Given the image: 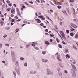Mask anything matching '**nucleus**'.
<instances>
[{
  "instance_id": "f257e3e1",
  "label": "nucleus",
  "mask_w": 78,
  "mask_h": 78,
  "mask_svg": "<svg viewBox=\"0 0 78 78\" xmlns=\"http://www.w3.org/2000/svg\"><path fill=\"white\" fill-rule=\"evenodd\" d=\"M47 73L48 74V75H53V73L50 71V70H49V69H47Z\"/></svg>"
},
{
  "instance_id": "f03ea898",
  "label": "nucleus",
  "mask_w": 78,
  "mask_h": 78,
  "mask_svg": "<svg viewBox=\"0 0 78 78\" xmlns=\"http://www.w3.org/2000/svg\"><path fill=\"white\" fill-rule=\"evenodd\" d=\"M56 55H57V59L59 61H61V59L60 58V55L58 54V53L56 54Z\"/></svg>"
},
{
  "instance_id": "7ed1b4c3",
  "label": "nucleus",
  "mask_w": 78,
  "mask_h": 78,
  "mask_svg": "<svg viewBox=\"0 0 78 78\" xmlns=\"http://www.w3.org/2000/svg\"><path fill=\"white\" fill-rule=\"evenodd\" d=\"M71 26L72 27H73V28H78V26H77L73 23H71Z\"/></svg>"
},
{
  "instance_id": "20e7f679",
  "label": "nucleus",
  "mask_w": 78,
  "mask_h": 78,
  "mask_svg": "<svg viewBox=\"0 0 78 78\" xmlns=\"http://www.w3.org/2000/svg\"><path fill=\"white\" fill-rule=\"evenodd\" d=\"M38 17L40 18V19H41L42 20H44L45 19V17H43V16H39Z\"/></svg>"
},
{
  "instance_id": "39448f33",
  "label": "nucleus",
  "mask_w": 78,
  "mask_h": 78,
  "mask_svg": "<svg viewBox=\"0 0 78 78\" xmlns=\"http://www.w3.org/2000/svg\"><path fill=\"white\" fill-rule=\"evenodd\" d=\"M71 66L73 69V70H76V68L75 67V66H74V65L72 64L71 65Z\"/></svg>"
},
{
  "instance_id": "423d86ee",
  "label": "nucleus",
  "mask_w": 78,
  "mask_h": 78,
  "mask_svg": "<svg viewBox=\"0 0 78 78\" xmlns=\"http://www.w3.org/2000/svg\"><path fill=\"white\" fill-rule=\"evenodd\" d=\"M59 33L61 35V36H64V35H65V34H64V32L62 31H60L59 32Z\"/></svg>"
},
{
  "instance_id": "0eeeda50",
  "label": "nucleus",
  "mask_w": 78,
  "mask_h": 78,
  "mask_svg": "<svg viewBox=\"0 0 78 78\" xmlns=\"http://www.w3.org/2000/svg\"><path fill=\"white\" fill-rule=\"evenodd\" d=\"M11 12L12 14H13V13H15V9L13 8L11 10Z\"/></svg>"
},
{
  "instance_id": "6e6552de",
  "label": "nucleus",
  "mask_w": 78,
  "mask_h": 78,
  "mask_svg": "<svg viewBox=\"0 0 78 78\" xmlns=\"http://www.w3.org/2000/svg\"><path fill=\"white\" fill-rule=\"evenodd\" d=\"M15 66H16V67L19 66V62L18 61H16Z\"/></svg>"
},
{
  "instance_id": "1a4fd4ad",
  "label": "nucleus",
  "mask_w": 78,
  "mask_h": 78,
  "mask_svg": "<svg viewBox=\"0 0 78 78\" xmlns=\"http://www.w3.org/2000/svg\"><path fill=\"white\" fill-rule=\"evenodd\" d=\"M35 20L36 21H37V22L38 23H41V20H39V19H36Z\"/></svg>"
},
{
  "instance_id": "9d476101",
  "label": "nucleus",
  "mask_w": 78,
  "mask_h": 78,
  "mask_svg": "<svg viewBox=\"0 0 78 78\" xmlns=\"http://www.w3.org/2000/svg\"><path fill=\"white\" fill-rule=\"evenodd\" d=\"M13 73L14 76V78H16V71H13Z\"/></svg>"
},
{
  "instance_id": "9b49d317",
  "label": "nucleus",
  "mask_w": 78,
  "mask_h": 78,
  "mask_svg": "<svg viewBox=\"0 0 78 78\" xmlns=\"http://www.w3.org/2000/svg\"><path fill=\"white\" fill-rule=\"evenodd\" d=\"M11 55L12 56V57H14V56H15V54L14 52H12Z\"/></svg>"
},
{
  "instance_id": "f8f14e48",
  "label": "nucleus",
  "mask_w": 78,
  "mask_h": 78,
  "mask_svg": "<svg viewBox=\"0 0 78 78\" xmlns=\"http://www.w3.org/2000/svg\"><path fill=\"white\" fill-rule=\"evenodd\" d=\"M59 66L62 68H63V67H64V65H63L62 63L59 64Z\"/></svg>"
},
{
  "instance_id": "ddd939ff",
  "label": "nucleus",
  "mask_w": 78,
  "mask_h": 78,
  "mask_svg": "<svg viewBox=\"0 0 78 78\" xmlns=\"http://www.w3.org/2000/svg\"><path fill=\"white\" fill-rule=\"evenodd\" d=\"M42 61L43 62H47V61H48V60L47 59L44 60V59H43L42 60Z\"/></svg>"
},
{
  "instance_id": "4468645a",
  "label": "nucleus",
  "mask_w": 78,
  "mask_h": 78,
  "mask_svg": "<svg viewBox=\"0 0 78 78\" xmlns=\"http://www.w3.org/2000/svg\"><path fill=\"white\" fill-rule=\"evenodd\" d=\"M56 4L57 5H62V3L60 2H57L56 3Z\"/></svg>"
},
{
  "instance_id": "2eb2a0df",
  "label": "nucleus",
  "mask_w": 78,
  "mask_h": 78,
  "mask_svg": "<svg viewBox=\"0 0 78 78\" xmlns=\"http://www.w3.org/2000/svg\"><path fill=\"white\" fill-rule=\"evenodd\" d=\"M66 58H70V55L68 54L66 55Z\"/></svg>"
},
{
  "instance_id": "dca6fc26",
  "label": "nucleus",
  "mask_w": 78,
  "mask_h": 78,
  "mask_svg": "<svg viewBox=\"0 0 78 78\" xmlns=\"http://www.w3.org/2000/svg\"><path fill=\"white\" fill-rule=\"evenodd\" d=\"M72 76L73 77H75L76 76V73H74L72 74Z\"/></svg>"
},
{
  "instance_id": "f3484780",
  "label": "nucleus",
  "mask_w": 78,
  "mask_h": 78,
  "mask_svg": "<svg viewBox=\"0 0 78 78\" xmlns=\"http://www.w3.org/2000/svg\"><path fill=\"white\" fill-rule=\"evenodd\" d=\"M64 73H66V74H67L68 73V72H67V71L66 70H65L64 71Z\"/></svg>"
},
{
  "instance_id": "a211bd4d",
  "label": "nucleus",
  "mask_w": 78,
  "mask_h": 78,
  "mask_svg": "<svg viewBox=\"0 0 78 78\" xmlns=\"http://www.w3.org/2000/svg\"><path fill=\"white\" fill-rule=\"evenodd\" d=\"M62 12L64 14H65L66 15H67V12H66L65 10H63L62 11Z\"/></svg>"
},
{
  "instance_id": "6ab92c4d",
  "label": "nucleus",
  "mask_w": 78,
  "mask_h": 78,
  "mask_svg": "<svg viewBox=\"0 0 78 78\" xmlns=\"http://www.w3.org/2000/svg\"><path fill=\"white\" fill-rule=\"evenodd\" d=\"M73 47L75 50H77V48L75 46V45H73Z\"/></svg>"
},
{
  "instance_id": "aec40b11",
  "label": "nucleus",
  "mask_w": 78,
  "mask_h": 78,
  "mask_svg": "<svg viewBox=\"0 0 78 78\" xmlns=\"http://www.w3.org/2000/svg\"><path fill=\"white\" fill-rule=\"evenodd\" d=\"M75 38L76 39H78V34H76Z\"/></svg>"
},
{
  "instance_id": "412c9836",
  "label": "nucleus",
  "mask_w": 78,
  "mask_h": 78,
  "mask_svg": "<svg viewBox=\"0 0 78 78\" xmlns=\"http://www.w3.org/2000/svg\"><path fill=\"white\" fill-rule=\"evenodd\" d=\"M74 30H75L73 28H71L70 29V31L71 32L74 31Z\"/></svg>"
},
{
  "instance_id": "4be33fe9",
  "label": "nucleus",
  "mask_w": 78,
  "mask_h": 78,
  "mask_svg": "<svg viewBox=\"0 0 78 78\" xmlns=\"http://www.w3.org/2000/svg\"><path fill=\"white\" fill-rule=\"evenodd\" d=\"M45 44L46 45H49V44H50V43H49L48 41H46V42H45Z\"/></svg>"
},
{
  "instance_id": "5701e85b",
  "label": "nucleus",
  "mask_w": 78,
  "mask_h": 78,
  "mask_svg": "<svg viewBox=\"0 0 78 78\" xmlns=\"http://www.w3.org/2000/svg\"><path fill=\"white\" fill-rule=\"evenodd\" d=\"M6 10L8 11H11V8H8L6 9Z\"/></svg>"
},
{
  "instance_id": "b1692460",
  "label": "nucleus",
  "mask_w": 78,
  "mask_h": 78,
  "mask_svg": "<svg viewBox=\"0 0 78 78\" xmlns=\"http://www.w3.org/2000/svg\"><path fill=\"white\" fill-rule=\"evenodd\" d=\"M17 72L18 75H20V70H19L17 71Z\"/></svg>"
},
{
  "instance_id": "393cba45",
  "label": "nucleus",
  "mask_w": 78,
  "mask_h": 78,
  "mask_svg": "<svg viewBox=\"0 0 78 78\" xmlns=\"http://www.w3.org/2000/svg\"><path fill=\"white\" fill-rule=\"evenodd\" d=\"M62 37L63 39H64L65 40H66V38L65 37V35H63V36H62Z\"/></svg>"
},
{
  "instance_id": "a878e982",
  "label": "nucleus",
  "mask_w": 78,
  "mask_h": 78,
  "mask_svg": "<svg viewBox=\"0 0 78 78\" xmlns=\"http://www.w3.org/2000/svg\"><path fill=\"white\" fill-rule=\"evenodd\" d=\"M0 23H1V25L2 26L3 25V22L1 21V22H0Z\"/></svg>"
},
{
  "instance_id": "bb28decb",
  "label": "nucleus",
  "mask_w": 78,
  "mask_h": 78,
  "mask_svg": "<svg viewBox=\"0 0 78 78\" xmlns=\"http://www.w3.org/2000/svg\"><path fill=\"white\" fill-rule=\"evenodd\" d=\"M2 46H3V44H2L0 43V48H2Z\"/></svg>"
},
{
  "instance_id": "cd10ccee",
  "label": "nucleus",
  "mask_w": 78,
  "mask_h": 78,
  "mask_svg": "<svg viewBox=\"0 0 78 78\" xmlns=\"http://www.w3.org/2000/svg\"><path fill=\"white\" fill-rule=\"evenodd\" d=\"M70 35L71 36H74V34H73V33H70Z\"/></svg>"
},
{
  "instance_id": "c85d7f7f",
  "label": "nucleus",
  "mask_w": 78,
  "mask_h": 78,
  "mask_svg": "<svg viewBox=\"0 0 78 78\" xmlns=\"http://www.w3.org/2000/svg\"><path fill=\"white\" fill-rule=\"evenodd\" d=\"M6 28L7 30H9L10 29V27H6Z\"/></svg>"
},
{
  "instance_id": "c756f323",
  "label": "nucleus",
  "mask_w": 78,
  "mask_h": 78,
  "mask_svg": "<svg viewBox=\"0 0 78 78\" xmlns=\"http://www.w3.org/2000/svg\"><path fill=\"white\" fill-rule=\"evenodd\" d=\"M56 39L57 42H58V43H59V39H58V38H56Z\"/></svg>"
},
{
  "instance_id": "7c9ffc66",
  "label": "nucleus",
  "mask_w": 78,
  "mask_h": 78,
  "mask_svg": "<svg viewBox=\"0 0 78 78\" xmlns=\"http://www.w3.org/2000/svg\"><path fill=\"white\" fill-rule=\"evenodd\" d=\"M5 46L7 47H9V45L8 44H5Z\"/></svg>"
},
{
  "instance_id": "2f4dec72",
  "label": "nucleus",
  "mask_w": 78,
  "mask_h": 78,
  "mask_svg": "<svg viewBox=\"0 0 78 78\" xmlns=\"http://www.w3.org/2000/svg\"><path fill=\"white\" fill-rule=\"evenodd\" d=\"M24 66H25V67H27V63H25L24 64Z\"/></svg>"
},
{
  "instance_id": "473e14b6",
  "label": "nucleus",
  "mask_w": 78,
  "mask_h": 78,
  "mask_svg": "<svg viewBox=\"0 0 78 78\" xmlns=\"http://www.w3.org/2000/svg\"><path fill=\"white\" fill-rule=\"evenodd\" d=\"M58 34L59 35V36H60V37L62 39V40H63V39H62V37H61V35L59 34V33H58Z\"/></svg>"
},
{
  "instance_id": "72a5a7b5",
  "label": "nucleus",
  "mask_w": 78,
  "mask_h": 78,
  "mask_svg": "<svg viewBox=\"0 0 78 78\" xmlns=\"http://www.w3.org/2000/svg\"><path fill=\"white\" fill-rule=\"evenodd\" d=\"M21 60H24V59H25L23 58V57H21L20 58Z\"/></svg>"
},
{
  "instance_id": "f704fd0d",
  "label": "nucleus",
  "mask_w": 78,
  "mask_h": 78,
  "mask_svg": "<svg viewBox=\"0 0 78 78\" xmlns=\"http://www.w3.org/2000/svg\"><path fill=\"white\" fill-rule=\"evenodd\" d=\"M7 36H8L7 35H5L3 36V37L4 38H6Z\"/></svg>"
},
{
  "instance_id": "c9c22d12",
  "label": "nucleus",
  "mask_w": 78,
  "mask_h": 78,
  "mask_svg": "<svg viewBox=\"0 0 78 78\" xmlns=\"http://www.w3.org/2000/svg\"><path fill=\"white\" fill-rule=\"evenodd\" d=\"M15 31H16V33H17V32H18L19 31V29H16L15 30Z\"/></svg>"
},
{
  "instance_id": "e433bc0d",
  "label": "nucleus",
  "mask_w": 78,
  "mask_h": 78,
  "mask_svg": "<svg viewBox=\"0 0 78 78\" xmlns=\"http://www.w3.org/2000/svg\"><path fill=\"white\" fill-rule=\"evenodd\" d=\"M66 31L67 33H69V31L68 30H66Z\"/></svg>"
},
{
  "instance_id": "4c0bfd02",
  "label": "nucleus",
  "mask_w": 78,
  "mask_h": 78,
  "mask_svg": "<svg viewBox=\"0 0 78 78\" xmlns=\"http://www.w3.org/2000/svg\"><path fill=\"white\" fill-rule=\"evenodd\" d=\"M17 11V13L18 15H20V12H19V10H18Z\"/></svg>"
},
{
  "instance_id": "58836bf2",
  "label": "nucleus",
  "mask_w": 78,
  "mask_h": 78,
  "mask_svg": "<svg viewBox=\"0 0 78 78\" xmlns=\"http://www.w3.org/2000/svg\"><path fill=\"white\" fill-rule=\"evenodd\" d=\"M35 43H34V44H31L32 46H33V47L35 46Z\"/></svg>"
},
{
  "instance_id": "ea45409f",
  "label": "nucleus",
  "mask_w": 78,
  "mask_h": 78,
  "mask_svg": "<svg viewBox=\"0 0 78 78\" xmlns=\"http://www.w3.org/2000/svg\"><path fill=\"white\" fill-rule=\"evenodd\" d=\"M58 47L59 48H62V46L61 45V44H59L58 45Z\"/></svg>"
},
{
  "instance_id": "a19ab883",
  "label": "nucleus",
  "mask_w": 78,
  "mask_h": 78,
  "mask_svg": "<svg viewBox=\"0 0 78 78\" xmlns=\"http://www.w3.org/2000/svg\"><path fill=\"white\" fill-rule=\"evenodd\" d=\"M50 36H51V37H54V35L50 34Z\"/></svg>"
},
{
  "instance_id": "79ce46f5",
  "label": "nucleus",
  "mask_w": 78,
  "mask_h": 78,
  "mask_svg": "<svg viewBox=\"0 0 78 78\" xmlns=\"http://www.w3.org/2000/svg\"><path fill=\"white\" fill-rule=\"evenodd\" d=\"M48 30L47 29H46L45 30V32H46V33H47V32H48Z\"/></svg>"
},
{
  "instance_id": "37998d69",
  "label": "nucleus",
  "mask_w": 78,
  "mask_h": 78,
  "mask_svg": "<svg viewBox=\"0 0 78 78\" xmlns=\"http://www.w3.org/2000/svg\"><path fill=\"white\" fill-rule=\"evenodd\" d=\"M62 23L61 22H60V24L62 26Z\"/></svg>"
},
{
  "instance_id": "c03bdc74",
  "label": "nucleus",
  "mask_w": 78,
  "mask_h": 78,
  "mask_svg": "<svg viewBox=\"0 0 78 78\" xmlns=\"http://www.w3.org/2000/svg\"><path fill=\"white\" fill-rule=\"evenodd\" d=\"M67 52H68V49H66L65 50V53H67Z\"/></svg>"
},
{
  "instance_id": "a18cd8bd",
  "label": "nucleus",
  "mask_w": 78,
  "mask_h": 78,
  "mask_svg": "<svg viewBox=\"0 0 78 78\" xmlns=\"http://www.w3.org/2000/svg\"><path fill=\"white\" fill-rule=\"evenodd\" d=\"M35 49H36V50H39V48L37 47H35Z\"/></svg>"
},
{
  "instance_id": "49530a36",
  "label": "nucleus",
  "mask_w": 78,
  "mask_h": 78,
  "mask_svg": "<svg viewBox=\"0 0 78 78\" xmlns=\"http://www.w3.org/2000/svg\"><path fill=\"white\" fill-rule=\"evenodd\" d=\"M6 2L7 3H10V1H7Z\"/></svg>"
},
{
  "instance_id": "de8ad7c7",
  "label": "nucleus",
  "mask_w": 78,
  "mask_h": 78,
  "mask_svg": "<svg viewBox=\"0 0 78 78\" xmlns=\"http://www.w3.org/2000/svg\"><path fill=\"white\" fill-rule=\"evenodd\" d=\"M62 44H64V45H66V42H65L63 41L62 42Z\"/></svg>"
},
{
  "instance_id": "09e8293b",
  "label": "nucleus",
  "mask_w": 78,
  "mask_h": 78,
  "mask_svg": "<svg viewBox=\"0 0 78 78\" xmlns=\"http://www.w3.org/2000/svg\"><path fill=\"white\" fill-rule=\"evenodd\" d=\"M45 51H43V52H42V53H43V55H45Z\"/></svg>"
},
{
  "instance_id": "8fccbe9b",
  "label": "nucleus",
  "mask_w": 78,
  "mask_h": 78,
  "mask_svg": "<svg viewBox=\"0 0 78 78\" xmlns=\"http://www.w3.org/2000/svg\"><path fill=\"white\" fill-rule=\"evenodd\" d=\"M74 0H70V2H74Z\"/></svg>"
},
{
  "instance_id": "3c124183",
  "label": "nucleus",
  "mask_w": 78,
  "mask_h": 78,
  "mask_svg": "<svg viewBox=\"0 0 78 78\" xmlns=\"http://www.w3.org/2000/svg\"><path fill=\"white\" fill-rule=\"evenodd\" d=\"M57 8H59V9L61 8V6H57Z\"/></svg>"
},
{
  "instance_id": "603ef678",
  "label": "nucleus",
  "mask_w": 78,
  "mask_h": 78,
  "mask_svg": "<svg viewBox=\"0 0 78 78\" xmlns=\"http://www.w3.org/2000/svg\"><path fill=\"white\" fill-rule=\"evenodd\" d=\"M40 25H41V26H44V24L42 23H41L40 24Z\"/></svg>"
},
{
  "instance_id": "864d4df0",
  "label": "nucleus",
  "mask_w": 78,
  "mask_h": 78,
  "mask_svg": "<svg viewBox=\"0 0 78 78\" xmlns=\"http://www.w3.org/2000/svg\"><path fill=\"white\" fill-rule=\"evenodd\" d=\"M2 63H3L4 64H5V63H6V62H5V61H2Z\"/></svg>"
},
{
  "instance_id": "5fc2aeb1",
  "label": "nucleus",
  "mask_w": 78,
  "mask_h": 78,
  "mask_svg": "<svg viewBox=\"0 0 78 78\" xmlns=\"http://www.w3.org/2000/svg\"><path fill=\"white\" fill-rule=\"evenodd\" d=\"M29 46H30L29 44L26 45L27 48H28L29 47Z\"/></svg>"
},
{
  "instance_id": "6e6d98bb",
  "label": "nucleus",
  "mask_w": 78,
  "mask_h": 78,
  "mask_svg": "<svg viewBox=\"0 0 78 78\" xmlns=\"http://www.w3.org/2000/svg\"><path fill=\"white\" fill-rule=\"evenodd\" d=\"M14 18H16V19H19V18L18 17L16 16H15Z\"/></svg>"
},
{
  "instance_id": "4d7b16f0",
  "label": "nucleus",
  "mask_w": 78,
  "mask_h": 78,
  "mask_svg": "<svg viewBox=\"0 0 78 78\" xmlns=\"http://www.w3.org/2000/svg\"><path fill=\"white\" fill-rule=\"evenodd\" d=\"M57 70H58V72H59V71H60V68L57 69Z\"/></svg>"
},
{
  "instance_id": "13d9d810",
  "label": "nucleus",
  "mask_w": 78,
  "mask_h": 78,
  "mask_svg": "<svg viewBox=\"0 0 78 78\" xmlns=\"http://www.w3.org/2000/svg\"><path fill=\"white\" fill-rule=\"evenodd\" d=\"M8 6H12V4H8Z\"/></svg>"
},
{
  "instance_id": "bf43d9fd",
  "label": "nucleus",
  "mask_w": 78,
  "mask_h": 78,
  "mask_svg": "<svg viewBox=\"0 0 78 78\" xmlns=\"http://www.w3.org/2000/svg\"><path fill=\"white\" fill-rule=\"evenodd\" d=\"M11 25H14V23L13 22H11Z\"/></svg>"
},
{
  "instance_id": "052dcab7",
  "label": "nucleus",
  "mask_w": 78,
  "mask_h": 78,
  "mask_svg": "<svg viewBox=\"0 0 78 78\" xmlns=\"http://www.w3.org/2000/svg\"><path fill=\"white\" fill-rule=\"evenodd\" d=\"M29 3H31V4H33V2H32V1L30 2H29Z\"/></svg>"
},
{
  "instance_id": "680f3d73",
  "label": "nucleus",
  "mask_w": 78,
  "mask_h": 78,
  "mask_svg": "<svg viewBox=\"0 0 78 78\" xmlns=\"http://www.w3.org/2000/svg\"><path fill=\"white\" fill-rule=\"evenodd\" d=\"M11 17H14V15L11 14Z\"/></svg>"
},
{
  "instance_id": "e2e57ef3",
  "label": "nucleus",
  "mask_w": 78,
  "mask_h": 78,
  "mask_svg": "<svg viewBox=\"0 0 78 78\" xmlns=\"http://www.w3.org/2000/svg\"><path fill=\"white\" fill-rule=\"evenodd\" d=\"M45 34L46 35H47V36H48V35L49 34H48V33H45Z\"/></svg>"
},
{
  "instance_id": "0e129e2a",
  "label": "nucleus",
  "mask_w": 78,
  "mask_h": 78,
  "mask_svg": "<svg viewBox=\"0 0 78 78\" xmlns=\"http://www.w3.org/2000/svg\"><path fill=\"white\" fill-rule=\"evenodd\" d=\"M30 73L31 74H33V73H33V72H32V71H31L30 72Z\"/></svg>"
},
{
  "instance_id": "69168bd1",
  "label": "nucleus",
  "mask_w": 78,
  "mask_h": 78,
  "mask_svg": "<svg viewBox=\"0 0 78 78\" xmlns=\"http://www.w3.org/2000/svg\"><path fill=\"white\" fill-rule=\"evenodd\" d=\"M50 11H51V12H53V10L51 9L50 10Z\"/></svg>"
},
{
  "instance_id": "338daca9",
  "label": "nucleus",
  "mask_w": 78,
  "mask_h": 78,
  "mask_svg": "<svg viewBox=\"0 0 78 78\" xmlns=\"http://www.w3.org/2000/svg\"><path fill=\"white\" fill-rule=\"evenodd\" d=\"M20 20H21V19H19L18 20H17V22H19V21H20Z\"/></svg>"
},
{
  "instance_id": "774afa93",
  "label": "nucleus",
  "mask_w": 78,
  "mask_h": 78,
  "mask_svg": "<svg viewBox=\"0 0 78 78\" xmlns=\"http://www.w3.org/2000/svg\"><path fill=\"white\" fill-rule=\"evenodd\" d=\"M73 10L74 11V13H75V9H73Z\"/></svg>"
}]
</instances>
